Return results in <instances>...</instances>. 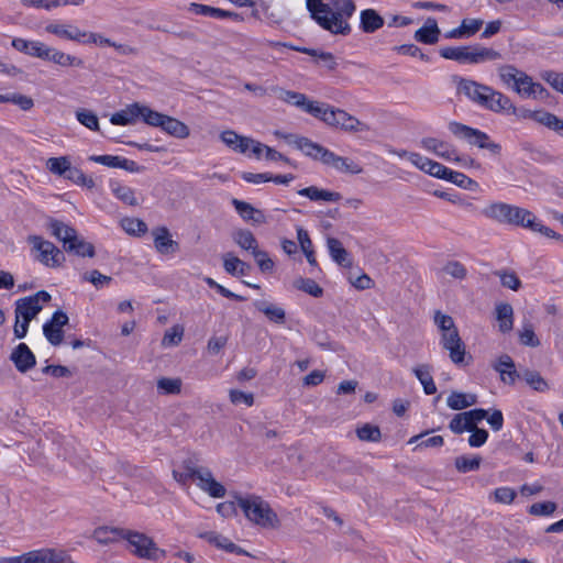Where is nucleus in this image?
<instances>
[{
	"label": "nucleus",
	"instance_id": "nucleus-43",
	"mask_svg": "<svg viewBox=\"0 0 563 563\" xmlns=\"http://www.w3.org/2000/svg\"><path fill=\"white\" fill-rule=\"evenodd\" d=\"M497 70L500 80L512 88L517 86L519 77L523 74V71L519 70L514 65H501Z\"/></svg>",
	"mask_w": 563,
	"mask_h": 563
},
{
	"label": "nucleus",
	"instance_id": "nucleus-27",
	"mask_svg": "<svg viewBox=\"0 0 563 563\" xmlns=\"http://www.w3.org/2000/svg\"><path fill=\"white\" fill-rule=\"evenodd\" d=\"M422 147L427 151L433 152L435 155L452 161L455 155V150L452 148L446 142L435 137H424L421 141Z\"/></svg>",
	"mask_w": 563,
	"mask_h": 563
},
{
	"label": "nucleus",
	"instance_id": "nucleus-28",
	"mask_svg": "<svg viewBox=\"0 0 563 563\" xmlns=\"http://www.w3.org/2000/svg\"><path fill=\"white\" fill-rule=\"evenodd\" d=\"M45 31L49 34H54L58 37L69 40V41H76L81 42L82 38L87 36L86 31H80L77 27H73V30H68L67 25L59 24V23H51L45 26Z\"/></svg>",
	"mask_w": 563,
	"mask_h": 563
},
{
	"label": "nucleus",
	"instance_id": "nucleus-2",
	"mask_svg": "<svg viewBox=\"0 0 563 563\" xmlns=\"http://www.w3.org/2000/svg\"><path fill=\"white\" fill-rule=\"evenodd\" d=\"M456 91L477 106L493 111L503 112L504 108L510 107V98L492 87L462 77H454Z\"/></svg>",
	"mask_w": 563,
	"mask_h": 563
},
{
	"label": "nucleus",
	"instance_id": "nucleus-8",
	"mask_svg": "<svg viewBox=\"0 0 563 563\" xmlns=\"http://www.w3.org/2000/svg\"><path fill=\"white\" fill-rule=\"evenodd\" d=\"M449 131L457 139L466 141L470 145L487 150L493 155H499L500 144L492 141L489 135L478 129H474L461 122L451 121L448 124Z\"/></svg>",
	"mask_w": 563,
	"mask_h": 563
},
{
	"label": "nucleus",
	"instance_id": "nucleus-34",
	"mask_svg": "<svg viewBox=\"0 0 563 563\" xmlns=\"http://www.w3.org/2000/svg\"><path fill=\"white\" fill-rule=\"evenodd\" d=\"M161 129L167 134L177 139H186L190 134L189 128L184 122L167 114Z\"/></svg>",
	"mask_w": 563,
	"mask_h": 563
},
{
	"label": "nucleus",
	"instance_id": "nucleus-15",
	"mask_svg": "<svg viewBox=\"0 0 563 563\" xmlns=\"http://www.w3.org/2000/svg\"><path fill=\"white\" fill-rule=\"evenodd\" d=\"M514 90L525 98L547 99L548 90L540 84L533 81L532 77L523 73Z\"/></svg>",
	"mask_w": 563,
	"mask_h": 563
},
{
	"label": "nucleus",
	"instance_id": "nucleus-48",
	"mask_svg": "<svg viewBox=\"0 0 563 563\" xmlns=\"http://www.w3.org/2000/svg\"><path fill=\"white\" fill-rule=\"evenodd\" d=\"M122 229L132 235L141 236L147 232V225L137 218H124L121 220Z\"/></svg>",
	"mask_w": 563,
	"mask_h": 563
},
{
	"label": "nucleus",
	"instance_id": "nucleus-3",
	"mask_svg": "<svg viewBox=\"0 0 563 563\" xmlns=\"http://www.w3.org/2000/svg\"><path fill=\"white\" fill-rule=\"evenodd\" d=\"M236 501L245 517L253 523L266 529H278L280 527L277 514L262 497L250 495L238 497Z\"/></svg>",
	"mask_w": 563,
	"mask_h": 563
},
{
	"label": "nucleus",
	"instance_id": "nucleus-60",
	"mask_svg": "<svg viewBox=\"0 0 563 563\" xmlns=\"http://www.w3.org/2000/svg\"><path fill=\"white\" fill-rule=\"evenodd\" d=\"M433 321L439 328L441 334L444 332H452V330L457 329L453 318L449 314L442 313L440 310L434 312Z\"/></svg>",
	"mask_w": 563,
	"mask_h": 563
},
{
	"label": "nucleus",
	"instance_id": "nucleus-24",
	"mask_svg": "<svg viewBox=\"0 0 563 563\" xmlns=\"http://www.w3.org/2000/svg\"><path fill=\"white\" fill-rule=\"evenodd\" d=\"M200 537L207 540L209 543H212L217 548L222 549L227 552L236 553L239 555H250L249 552L238 547L229 538L218 534L216 532H206Z\"/></svg>",
	"mask_w": 563,
	"mask_h": 563
},
{
	"label": "nucleus",
	"instance_id": "nucleus-29",
	"mask_svg": "<svg viewBox=\"0 0 563 563\" xmlns=\"http://www.w3.org/2000/svg\"><path fill=\"white\" fill-rule=\"evenodd\" d=\"M328 250L332 260L342 267H351L352 260L347 251L343 247L340 240L335 238H328L327 240Z\"/></svg>",
	"mask_w": 563,
	"mask_h": 563
},
{
	"label": "nucleus",
	"instance_id": "nucleus-30",
	"mask_svg": "<svg viewBox=\"0 0 563 563\" xmlns=\"http://www.w3.org/2000/svg\"><path fill=\"white\" fill-rule=\"evenodd\" d=\"M139 110H140L139 102L129 104L124 109L113 113L110 118V122L114 125L133 124L140 118Z\"/></svg>",
	"mask_w": 563,
	"mask_h": 563
},
{
	"label": "nucleus",
	"instance_id": "nucleus-17",
	"mask_svg": "<svg viewBox=\"0 0 563 563\" xmlns=\"http://www.w3.org/2000/svg\"><path fill=\"white\" fill-rule=\"evenodd\" d=\"M323 165L332 167L333 169L343 173L357 175L363 173V167L349 157L339 156L333 152H329Z\"/></svg>",
	"mask_w": 563,
	"mask_h": 563
},
{
	"label": "nucleus",
	"instance_id": "nucleus-13",
	"mask_svg": "<svg viewBox=\"0 0 563 563\" xmlns=\"http://www.w3.org/2000/svg\"><path fill=\"white\" fill-rule=\"evenodd\" d=\"M68 321L69 318L64 311L56 310L52 318L46 323H44L43 334L52 345L58 346L63 342V327L66 325Z\"/></svg>",
	"mask_w": 563,
	"mask_h": 563
},
{
	"label": "nucleus",
	"instance_id": "nucleus-39",
	"mask_svg": "<svg viewBox=\"0 0 563 563\" xmlns=\"http://www.w3.org/2000/svg\"><path fill=\"white\" fill-rule=\"evenodd\" d=\"M223 266L227 273L240 276H245L251 268L249 264L233 256L231 253H227L223 256Z\"/></svg>",
	"mask_w": 563,
	"mask_h": 563
},
{
	"label": "nucleus",
	"instance_id": "nucleus-52",
	"mask_svg": "<svg viewBox=\"0 0 563 563\" xmlns=\"http://www.w3.org/2000/svg\"><path fill=\"white\" fill-rule=\"evenodd\" d=\"M81 279L91 283L96 289H101L112 282L111 276L103 275L98 269L84 273Z\"/></svg>",
	"mask_w": 563,
	"mask_h": 563
},
{
	"label": "nucleus",
	"instance_id": "nucleus-26",
	"mask_svg": "<svg viewBox=\"0 0 563 563\" xmlns=\"http://www.w3.org/2000/svg\"><path fill=\"white\" fill-rule=\"evenodd\" d=\"M190 11L199 15H210L217 19H234L238 21H242L243 18L241 14L232 11H227L219 8L209 7L200 3H191Z\"/></svg>",
	"mask_w": 563,
	"mask_h": 563
},
{
	"label": "nucleus",
	"instance_id": "nucleus-25",
	"mask_svg": "<svg viewBox=\"0 0 563 563\" xmlns=\"http://www.w3.org/2000/svg\"><path fill=\"white\" fill-rule=\"evenodd\" d=\"M498 329L501 333H508L514 327V309L510 303L500 302L495 308Z\"/></svg>",
	"mask_w": 563,
	"mask_h": 563
},
{
	"label": "nucleus",
	"instance_id": "nucleus-16",
	"mask_svg": "<svg viewBox=\"0 0 563 563\" xmlns=\"http://www.w3.org/2000/svg\"><path fill=\"white\" fill-rule=\"evenodd\" d=\"M10 360L21 373H26L36 364L35 355L25 343H20L15 349H13Z\"/></svg>",
	"mask_w": 563,
	"mask_h": 563
},
{
	"label": "nucleus",
	"instance_id": "nucleus-64",
	"mask_svg": "<svg viewBox=\"0 0 563 563\" xmlns=\"http://www.w3.org/2000/svg\"><path fill=\"white\" fill-rule=\"evenodd\" d=\"M47 548L22 554V563H46Z\"/></svg>",
	"mask_w": 563,
	"mask_h": 563
},
{
	"label": "nucleus",
	"instance_id": "nucleus-36",
	"mask_svg": "<svg viewBox=\"0 0 563 563\" xmlns=\"http://www.w3.org/2000/svg\"><path fill=\"white\" fill-rule=\"evenodd\" d=\"M520 377L529 385L531 389L538 393H545L550 389V384L541 376L538 371L525 369Z\"/></svg>",
	"mask_w": 563,
	"mask_h": 563
},
{
	"label": "nucleus",
	"instance_id": "nucleus-46",
	"mask_svg": "<svg viewBox=\"0 0 563 563\" xmlns=\"http://www.w3.org/2000/svg\"><path fill=\"white\" fill-rule=\"evenodd\" d=\"M140 118L146 124L161 128L166 114L152 110L150 107L140 103Z\"/></svg>",
	"mask_w": 563,
	"mask_h": 563
},
{
	"label": "nucleus",
	"instance_id": "nucleus-33",
	"mask_svg": "<svg viewBox=\"0 0 563 563\" xmlns=\"http://www.w3.org/2000/svg\"><path fill=\"white\" fill-rule=\"evenodd\" d=\"M361 29L365 33H374L384 25V19L374 9H365L361 12Z\"/></svg>",
	"mask_w": 563,
	"mask_h": 563
},
{
	"label": "nucleus",
	"instance_id": "nucleus-1",
	"mask_svg": "<svg viewBox=\"0 0 563 563\" xmlns=\"http://www.w3.org/2000/svg\"><path fill=\"white\" fill-rule=\"evenodd\" d=\"M306 7L310 16L322 29L332 34L349 35L351 33L349 19L356 9L353 0H330V3H324L322 0H306Z\"/></svg>",
	"mask_w": 563,
	"mask_h": 563
},
{
	"label": "nucleus",
	"instance_id": "nucleus-41",
	"mask_svg": "<svg viewBox=\"0 0 563 563\" xmlns=\"http://www.w3.org/2000/svg\"><path fill=\"white\" fill-rule=\"evenodd\" d=\"M233 241L243 250L252 253L257 249V241L254 234L246 229H239L232 234Z\"/></svg>",
	"mask_w": 563,
	"mask_h": 563
},
{
	"label": "nucleus",
	"instance_id": "nucleus-37",
	"mask_svg": "<svg viewBox=\"0 0 563 563\" xmlns=\"http://www.w3.org/2000/svg\"><path fill=\"white\" fill-rule=\"evenodd\" d=\"M413 373L423 386V390L427 395H433L437 393V386L431 376V366L429 364H421L415 367Z\"/></svg>",
	"mask_w": 563,
	"mask_h": 563
},
{
	"label": "nucleus",
	"instance_id": "nucleus-31",
	"mask_svg": "<svg viewBox=\"0 0 563 563\" xmlns=\"http://www.w3.org/2000/svg\"><path fill=\"white\" fill-rule=\"evenodd\" d=\"M298 195L305 196L312 201L323 200V201L335 202L342 198L340 192L321 189L317 186H310V187L302 188V189L298 190Z\"/></svg>",
	"mask_w": 563,
	"mask_h": 563
},
{
	"label": "nucleus",
	"instance_id": "nucleus-18",
	"mask_svg": "<svg viewBox=\"0 0 563 563\" xmlns=\"http://www.w3.org/2000/svg\"><path fill=\"white\" fill-rule=\"evenodd\" d=\"M297 150L301 151L306 156L319 161L322 164L327 159V155L330 150L320 145L319 143L312 142L310 139L305 136H298L295 139V145Z\"/></svg>",
	"mask_w": 563,
	"mask_h": 563
},
{
	"label": "nucleus",
	"instance_id": "nucleus-40",
	"mask_svg": "<svg viewBox=\"0 0 563 563\" xmlns=\"http://www.w3.org/2000/svg\"><path fill=\"white\" fill-rule=\"evenodd\" d=\"M272 90L277 95V97L280 100H283L289 104H292L297 108H300L301 110L303 109L306 101L308 99L306 97V95H303L301 92L286 90V89L279 88V87H274Z\"/></svg>",
	"mask_w": 563,
	"mask_h": 563
},
{
	"label": "nucleus",
	"instance_id": "nucleus-61",
	"mask_svg": "<svg viewBox=\"0 0 563 563\" xmlns=\"http://www.w3.org/2000/svg\"><path fill=\"white\" fill-rule=\"evenodd\" d=\"M554 501L536 503L529 507V514L532 516H550L556 510Z\"/></svg>",
	"mask_w": 563,
	"mask_h": 563
},
{
	"label": "nucleus",
	"instance_id": "nucleus-44",
	"mask_svg": "<svg viewBox=\"0 0 563 563\" xmlns=\"http://www.w3.org/2000/svg\"><path fill=\"white\" fill-rule=\"evenodd\" d=\"M482 457L479 455L468 456L460 455L455 457L454 465L460 473L477 471L481 466Z\"/></svg>",
	"mask_w": 563,
	"mask_h": 563
},
{
	"label": "nucleus",
	"instance_id": "nucleus-38",
	"mask_svg": "<svg viewBox=\"0 0 563 563\" xmlns=\"http://www.w3.org/2000/svg\"><path fill=\"white\" fill-rule=\"evenodd\" d=\"M254 306L258 311L263 312L271 321L279 324L285 322L286 312L283 308L277 307L273 303H268L266 301H256Z\"/></svg>",
	"mask_w": 563,
	"mask_h": 563
},
{
	"label": "nucleus",
	"instance_id": "nucleus-59",
	"mask_svg": "<svg viewBox=\"0 0 563 563\" xmlns=\"http://www.w3.org/2000/svg\"><path fill=\"white\" fill-rule=\"evenodd\" d=\"M504 287L517 291L521 287V282L515 272L498 271L495 273Z\"/></svg>",
	"mask_w": 563,
	"mask_h": 563
},
{
	"label": "nucleus",
	"instance_id": "nucleus-51",
	"mask_svg": "<svg viewBox=\"0 0 563 563\" xmlns=\"http://www.w3.org/2000/svg\"><path fill=\"white\" fill-rule=\"evenodd\" d=\"M294 286L297 289L302 290L316 298L321 297L323 294L322 288L313 279L310 278L300 277L294 282Z\"/></svg>",
	"mask_w": 563,
	"mask_h": 563
},
{
	"label": "nucleus",
	"instance_id": "nucleus-9",
	"mask_svg": "<svg viewBox=\"0 0 563 563\" xmlns=\"http://www.w3.org/2000/svg\"><path fill=\"white\" fill-rule=\"evenodd\" d=\"M27 242L32 245L35 260L44 266L56 268L65 262L63 252L51 241L44 240L40 235H30Z\"/></svg>",
	"mask_w": 563,
	"mask_h": 563
},
{
	"label": "nucleus",
	"instance_id": "nucleus-35",
	"mask_svg": "<svg viewBox=\"0 0 563 563\" xmlns=\"http://www.w3.org/2000/svg\"><path fill=\"white\" fill-rule=\"evenodd\" d=\"M47 62H52L60 67H82L84 60L70 54H66L52 47Z\"/></svg>",
	"mask_w": 563,
	"mask_h": 563
},
{
	"label": "nucleus",
	"instance_id": "nucleus-63",
	"mask_svg": "<svg viewBox=\"0 0 563 563\" xmlns=\"http://www.w3.org/2000/svg\"><path fill=\"white\" fill-rule=\"evenodd\" d=\"M46 563H75L64 550L47 548Z\"/></svg>",
	"mask_w": 563,
	"mask_h": 563
},
{
	"label": "nucleus",
	"instance_id": "nucleus-47",
	"mask_svg": "<svg viewBox=\"0 0 563 563\" xmlns=\"http://www.w3.org/2000/svg\"><path fill=\"white\" fill-rule=\"evenodd\" d=\"M68 156L51 157L46 161V168L56 176L64 177L70 166Z\"/></svg>",
	"mask_w": 563,
	"mask_h": 563
},
{
	"label": "nucleus",
	"instance_id": "nucleus-6",
	"mask_svg": "<svg viewBox=\"0 0 563 563\" xmlns=\"http://www.w3.org/2000/svg\"><path fill=\"white\" fill-rule=\"evenodd\" d=\"M120 539L125 540L129 550L140 559L157 561L166 555V551L159 549L154 540L145 533L123 529L120 532Z\"/></svg>",
	"mask_w": 563,
	"mask_h": 563
},
{
	"label": "nucleus",
	"instance_id": "nucleus-7",
	"mask_svg": "<svg viewBox=\"0 0 563 563\" xmlns=\"http://www.w3.org/2000/svg\"><path fill=\"white\" fill-rule=\"evenodd\" d=\"M482 212L486 218L497 222L523 228L533 217L531 211L505 202L490 203Z\"/></svg>",
	"mask_w": 563,
	"mask_h": 563
},
{
	"label": "nucleus",
	"instance_id": "nucleus-45",
	"mask_svg": "<svg viewBox=\"0 0 563 563\" xmlns=\"http://www.w3.org/2000/svg\"><path fill=\"white\" fill-rule=\"evenodd\" d=\"M122 530L120 528L99 527L93 531L92 537L100 544H109L120 539Z\"/></svg>",
	"mask_w": 563,
	"mask_h": 563
},
{
	"label": "nucleus",
	"instance_id": "nucleus-21",
	"mask_svg": "<svg viewBox=\"0 0 563 563\" xmlns=\"http://www.w3.org/2000/svg\"><path fill=\"white\" fill-rule=\"evenodd\" d=\"M336 128L347 133L367 132L368 124L360 121L356 117L350 114L343 109L336 113Z\"/></svg>",
	"mask_w": 563,
	"mask_h": 563
},
{
	"label": "nucleus",
	"instance_id": "nucleus-57",
	"mask_svg": "<svg viewBox=\"0 0 563 563\" xmlns=\"http://www.w3.org/2000/svg\"><path fill=\"white\" fill-rule=\"evenodd\" d=\"M519 341L522 345L537 347L540 345V340L534 333L533 327L530 323H526L522 330L519 331Z\"/></svg>",
	"mask_w": 563,
	"mask_h": 563
},
{
	"label": "nucleus",
	"instance_id": "nucleus-42",
	"mask_svg": "<svg viewBox=\"0 0 563 563\" xmlns=\"http://www.w3.org/2000/svg\"><path fill=\"white\" fill-rule=\"evenodd\" d=\"M111 190L113 195L121 200L123 203L129 206H137L139 201L135 198L134 190L125 185H121L117 181L111 183Z\"/></svg>",
	"mask_w": 563,
	"mask_h": 563
},
{
	"label": "nucleus",
	"instance_id": "nucleus-32",
	"mask_svg": "<svg viewBox=\"0 0 563 563\" xmlns=\"http://www.w3.org/2000/svg\"><path fill=\"white\" fill-rule=\"evenodd\" d=\"M476 404L477 396L475 394H465L461 391H452L446 399V405L452 410H463Z\"/></svg>",
	"mask_w": 563,
	"mask_h": 563
},
{
	"label": "nucleus",
	"instance_id": "nucleus-55",
	"mask_svg": "<svg viewBox=\"0 0 563 563\" xmlns=\"http://www.w3.org/2000/svg\"><path fill=\"white\" fill-rule=\"evenodd\" d=\"M184 335V328L179 324H176L168 329L163 339H162V345L167 346H176L181 342Z\"/></svg>",
	"mask_w": 563,
	"mask_h": 563
},
{
	"label": "nucleus",
	"instance_id": "nucleus-20",
	"mask_svg": "<svg viewBox=\"0 0 563 563\" xmlns=\"http://www.w3.org/2000/svg\"><path fill=\"white\" fill-rule=\"evenodd\" d=\"M232 205L244 221L257 225L265 224L267 222L264 212L254 208L251 203L234 198L232 199Z\"/></svg>",
	"mask_w": 563,
	"mask_h": 563
},
{
	"label": "nucleus",
	"instance_id": "nucleus-14",
	"mask_svg": "<svg viewBox=\"0 0 563 563\" xmlns=\"http://www.w3.org/2000/svg\"><path fill=\"white\" fill-rule=\"evenodd\" d=\"M503 111L508 112L517 117L518 119H530L550 129L551 123L556 122V115L542 110H530L525 107H516L510 101L509 108H504Z\"/></svg>",
	"mask_w": 563,
	"mask_h": 563
},
{
	"label": "nucleus",
	"instance_id": "nucleus-19",
	"mask_svg": "<svg viewBox=\"0 0 563 563\" xmlns=\"http://www.w3.org/2000/svg\"><path fill=\"white\" fill-rule=\"evenodd\" d=\"M493 368L499 373L500 379L506 384L514 385L520 378V373L516 371L515 362L508 354L498 356Z\"/></svg>",
	"mask_w": 563,
	"mask_h": 563
},
{
	"label": "nucleus",
	"instance_id": "nucleus-12",
	"mask_svg": "<svg viewBox=\"0 0 563 563\" xmlns=\"http://www.w3.org/2000/svg\"><path fill=\"white\" fill-rule=\"evenodd\" d=\"M440 342L442 347L449 352L452 363L455 365H463L465 363L466 347L460 336L459 329L442 333Z\"/></svg>",
	"mask_w": 563,
	"mask_h": 563
},
{
	"label": "nucleus",
	"instance_id": "nucleus-50",
	"mask_svg": "<svg viewBox=\"0 0 563 563\" xmlns=\"http://www.w3.org/2000/svg\"><path fill=\"white\" fill-rule=\"evenodd\" d=\"M76 118L80 124L91 131H99V119L97 114L87 109H79L76 111Z\"/></svg>",
	"mask_w": 563,
	"mask_h": 563
},
{
	"label": "nucleus",
	"instance_id": "nucleus-23",
	"mask_svg": "<svg viewBox=\"0 0 563 563\" xmlns=\"http://www.w3.org/2000/svg\"><path fill=\"white\" fill-rule=\"evenodd\" d=\"M440 29L434 18H428L424 25L415 32V40L423 44H435L439 41Z\"/></svg>",
	"mask_w": 563,
	"mask_h": 563
},
{
	"label": "nucleus",
	"instance_id": "nucleus-4",
	"mask_svg": "<svg viewBox=\"0 0 563 563\" xmlns=\"http://www.w3.org/2000/svg\"><path fill=\"white\" fill-rule=\"evenodd\" d=\"M48 229L51 234L63 243V247L66 252L74 253L81 257L95 256V246L79 238L77 231L70 225L56 219H49Z\"/></svg>",
	"mask_w": 563,
	"mask_h": 563
},
{
	"label": "nucleus",
	"instance_id": "nucleus-53",
	"mask_svg": "<svg viewBox=\"0 0 563 563\" xmlns=\"http://www.w3.org/2000/svg\"><path fill=\"white\" fill-rule=\"evenodd\" d=\"M442 271L454 279L463 280L467 276L466 267L459 261H449L442 267Z\"/></svg>",
	"mask_w": 563,
	"mask_h": 563
},
{
	"label": "nucleus",
	"instance_id": "nucleus-5",
	"mask_svg": "<svg viewBox=\"0 0 563 563\" xmlns=\"http://www.w3.org/2000/svg\"><path fill=\"white\" fill-rule=\"evenodd\" d=\"M441 57L455 60L462 64H481L487 60H497L501 54L489 47L481 45L473 46H446L439 51Z\"/></svg>",
	"mask_w": 563,
	"mask_h": 563
},
{
	"label": "nucleus",
	"instance_id": "nucleus-49",
	"mask_svg": "<svg viewBox=\"0 0 563 563\" xmlns=\"http://www.w3.org/2000/svg\"><path fill=\"white\" fill-rule=\"evenodd\" d=\"M356 435L361 441L367 442H378L382 439L380 429L371 423H365L357 428Z\"/></svg>",
	"mask_w": 563,
	"mask_h": 563
},
{
	"label": "nucleus",
	"instance_id": "nucleus-58",
	"mask_svg": "<svg viewBox=\"0 0 563 563\" xmlns=\"http://www.w3.org/2000/svg\"><path fill=\"white\" fill-rule=\"evenodd\" d=\"M157 388L168 395H177L181 391L180 378L163 377L157 380Z\"/></svg>",
	"mask_w": 563,
	"mask_h": 563
},
{
	"label": "nucleus",
	"instance_id": "nucleus-56",
	"mask_svg": "<svg viewBox=\"0 0 563 563\" xmlns=\"http://www.w3.org/2000/svg\"><path fill=\"white\" fill-rule=\"evenodd\" d=\"M526 228H528V229H530L531 231H534V232H540L541 234H543V235H545L548 238H551V239H554L556 241L563 242V235L556 233L555 231H553L549 227L543 225L541 222H539L537 220V218L534 216L532 217L531 220H529L526 223Z\"/></svg>",
	"mask_w": 563,
	"mask_h": 563
},
{
	"label": "nucleus",
	"instance_id": "nucleus-62",
	"mask_svg": "<svg viewBox=\"0 0 563 563\" xmlns=\"http://www.w3.org/2000/svg\"><path fill=\"white\" fill-rule=\"evenodd\" d=\"M446 180H449L464 189H470L473 185H476V183L472 178L467 177L466 175H464L462 173L454 172L451 169L448 173Z\"/></svg>",
	"mask_w": 563,
	"mask_h": 563
},
{
	"label": "nucleus",
	"instance_id": "nucleus-54",
	"mask_svg": "<svg viewBox=\"0 0 563 563\" xmlns=\"http://www.w3.org/2000/svg\"><path fill=\"white\" fill-rule=\"evenodd\" d=\"M449 429L455 433L461 434L465 431H472L473 427L464 412L456 413L449 423Z\"/></svg>",
	"mask_w": 563,
	"mask_h": 563
},
{
	"label": "nucleus",
	"instance_id": "nucleus-11",
	"mask_svg": "<svg viewBox=\"0 0 563 563\" xmlns=\"http://www.w3.org/2000/svg\"><path fill=\"white\" fill-rule=\"evenodd\" d=\"M51 300V295L46 290H40L36 294L20 298L15 301L14 314L18 318L32 321L42 310V305Z\"/></svg>",
	"mask_w": 563,
	"mask_h": 563
},
{
	"label": "nucleus",
	"instance_id": "nucleus-22",
	"mask_svg": "<svg viewBox=\"0 0 563 563\" xmlns=\"http://www.w3.org/2000/svg\"><path fill=\"white\" fill-rule=\"evenodd\" d=\"M154 245L161 254H172L178 251L179 244L172 240L170 233L166 227L157 228L153 231Z\"/></svg>",
	"mask_w": 563,
	"mask_h": 563
},
{
	"label": "nucleus",
	"instance_id": "nucleus-10",
	"mask_svg": "<svg viewBox=\"0 0 563 563\" xmlns=\"http://www.w3.org/2000/svg\"><path fill=\"white\" fill-rule=\"evenodd\" d=\"M186 476L197 481V486L212 498H223L227 494L225 487L218 482L212 472L207 467L186 465Z\"/></svg>",
	"mask_w": 563,
	"mask_h": 563
}]
</instances>
